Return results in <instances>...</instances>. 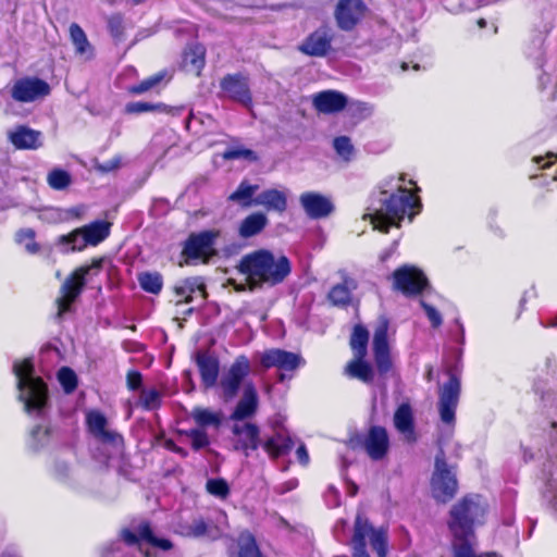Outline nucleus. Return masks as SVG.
I'll list each match as a JSON object with an SVG mask.
<instances>
[{"instance_id":"21","label":"nucleus","mask_w":557,"mask_h":557,"mask_svg":"<svg viewBox=\"0 0 557 557\" xmlns=\"http://www.w3.org/2000/svg\"><path fill=\"white\" fill-rule=\"evenodd\" d=\"M9 141L21 150H36L42 146V134L26 125H17L8 132Z\"/></svg>"},{"instance_id":"20","label":"nucleus","mask_w":557,"mask_h":557,"mask_svg":"<svg viewBox=\"0 0 557 557\" xmlns=\"http://www.w3.org/2000/svg\"><path fill=\"white\" fill-rule=\"evenodd\" d=\"M195 362L197 364L202 385L206 388L214 387L218 383L220 362L219 359L205 350L195 354Z\"/></svg>"},{"instance_id":"64","label":"nucleus","mask_w":557,"mask_h":557,"mask_svg":"<svg viewBox=\"0 0 557 557\" xmlns=\"http://www.w3.org/2000/svg\"><path fill=\"white\" fill-rule=\"evenodd\" d=\"M478 25H479V27L483 28V27H485V26H486V21H485L484 18H480V20L478 21Z\"/></svg>"},{"instance_id":"31","label":"nucleus","mask_w":557,"mask_h":557,"mask_svg":"<svg viewBox=\"0 0 557 557\" xmlns=\"http://www.w3.org/2000/svg\"><path fill=\"white\" fill-rule=\"evenodd\" d=\"M293 441L288 435L276 433L263 443L264 450L273 458L284 456L293 448Z\"/></svg>"},{"instance_id":"4","label":"nucleus","mask_w":557,"mask_h":557,"mask_svg":"<svg viewBox=\"0 0 557 557\" xmlns=\"http://www.w3.org/2000/svg\"><path fill=\"white\" fill-rule=\"evenodd\" d=\"M110 234V223L95 221L88 225L77 228L69 235L59 237V245L64 246L63 252L82 250L88 245L96 246L104 240Z\"/></svg>"},{"instance_id":"11","label":"nucleus","mask_w":557,"mask_h":557,"mask_svg":"<svg viewBox=\"0 0 557 557\" xmlns=\"http://www.w3.org/2000/svg\"><path fill=\"white\" fill-rule=\"evenodd\" d=\"M460 383L459 380L450 375L447 383L440 391L438 411L442 422L447 425L455 424L456 408L459 400Z\"/></svg>"},{"instance_id":"63","label":"nucleus","mask_w":557,"mask_h":557,"mask_svg":"<svg viewBox=\"0 0 557 557\" xmlns=\"http://www.w3.org/2000/svg\"><path fill=\"white\" fill-rule=\"evenodd\" d=\"M396 245H397V243L395 242V243L393 244V247H392L388 251L384 252V253L381 256V260H382V261H385L387 258H389V256L394 252V250H395V248H396Z\"/></svg>"},{"instance_id":"2","label":"nucleus","mask_w":557,"mask_h":557,"mask_svg":"<svg viewBox=\"0 0 557 557\" xmlns=\"http://www.w3.org/2000/svg\"><path fill=\"white\" fill-rule=\"evenodd\" d=\"M237 269L246 277L245 284H234L235 289L242 292L282 283L289 275L292 265L287 257H276L270 250L259 249L245 255Z\"/></svg>"},{"instance_id":"51","label":"nucleus","mask_w":557,"mask_h":557,"mask_svg":"<svg viewBox=\"0 0 557 557\" xmlns=\"http://www.w3.org/2000/svg\"><path fill=\"white\" fill-rule=\"evenodd\" d=\"M545 497H547L557 510V469L550 473L546 482Z\"/></svg>"},{"instance_id":"58","label":"nucleus","mask_w":557,"mask_h":557,"mask_svg":"<svg viewBox=\"0 0 557 557\" xmlns=\"http://www.w3.org/2000/svg\"><path fill=\"white\" fill-rule=\"evenodd\" d=\"M108 25H109V29H110V33L117 37L120 34H121V29H122V20L120 16H112L109 18V22H108Z\"/></svg>"},{"instance_id":"36","label":"nucleus","mask_w":557,"mask_h":557,"mask_svg":"<svg viewBox=\"0 0 557 557\" xmlns=\"http://www.w3.org/2000/svg\"><path fill=\"white\" fill-rule=\"evenodd\" d=\"M139 286L146 293L158 295L163 287V277L159 272H141L137 276Z\"/></svg>"},{"instance_id":"7","label":"nucleus","mask_w":557,"mask_h":557,"mask_svg":"<svg viewBox=\"0 0 557 557\" xmlns=\"http://www.w3.org/2000/svg\"><path fill=\"white\" fill-rule=\"evenodd\" d=\"M457 480L447 468L444 451L441 450L435 457V470L431 480L433 497L441 503L451 499L457 492Z\"/></svg>"},{"instance_id":"15","label":"nucleus","mask_w":557,"mask_h":557,"mask_svg":"<svg viewBox=\"0 0 557 557\" xmlns=\"http://www.w3.org/2000/svg\"><path fill=\"white\" fill-rule=\"evenodd\" d=\"M366 5L361 0H339L335 17L341 29L351 30L362 18Z\"/></svg>"},{"instance_id":"50","label":"nucleus","mask_w":557,"mask_h":557,"mask_svg":"<svg viewBox=\"0 0 557 557\" xmlns=\"http://www.w3.org/2000/svg\"><path fill=\"white\" fill-rule=\"evenodd\" d=\"M94 166L96 171L103 174L114 172L122 166V157L117 154L106 162L96 161Z\"/></svg>"},{"instance_id":"6","label":"nucleus","mask_w":557,"mask_h":557,"mask_svg":"<svg viewBox=\"0 0 557 557\" xmlns=\"http://www.w3.org/2000/svg\"><path fill=\"white\" fill-rule=\"evenodd\" d=\"M389 321L386 317H380L372 339V352L376 370L381 376H385L393 369L391 346L388 342Z\"/></svg>"},{"instance_id":"56","label":"nucleus","mask_w":557,"mask_h":557,"mask_svg":"<svg viewBox=\"0 0 557 557\" xmlns=\"http://www.w3.org/2000/svg\"><path fill=\"white\" fill-rule=\"evenodd\" d=\"M39 219L48 222H58L62 220V212L59 209L48 208L40 211Z\"/></svg>"},{"instance_id":"59","label":"nucleus","mask_w":557,"mask_h":557,"mask_svg":"<svg viewBox=\"0 0 557 557\" xmlns=\"http://www.w3.org/2000/svg\"><path fill=\"white\" fill-rule=\"evenodd\" d=\"M296 455H297V458L299 460L300 463L302 465H308L309 462V454L307 451V448L304 444H301L297 450H296Z\"/></svg>"},{"instance_id":"30","label":"nucleus","mask_w":557,"mask_h":557,"mask_svg":"<svg viewBox=\"0 0 557 557\" xmlns=\"http://www.w3.org/2000/svg\"><path fill=\"white\" fill-rule=\"evenodd\" d=\"M345 371L350 377L358 379L366 384H371L374 381V369L364 358L354 357L346 366Z\"/></svg>"},{"instance_id":"60","label":"nucleus","mask_w":557,"mask_h":557,"mask_svg":"<svg viewBox=\"0 0 557 557\" xmlns=\"http://www.w3.org/2000/svg\"><path fill=\"white\" fill-rule=\"evenodd\" d=\"M35 238V232L30 228L22 230L17 233V240L24 243L26 240H33Z\"/></svg>"},{"instance_id":"23","label":"nucleus","mask_w":557,"mask_h":557,"mask_svg":"<svg viewBox=\"0 0 557 557\" xmlns=\"http://www.w3.org/2000/svg\"><path fill=\"white\" fill-rule=\"evenodd\" d=\"M347 104V98L339 91L325 90L313 97V107L321 113H336Z\"/></svg>"},{"instance_id":"3","label":"nucleus","mask_w":557,"mask_h":557,"mask_svg":"<svg viewBox=\"0 0 557 557\" xmlns=\"http://www.w3.org/2000/svg\"><path fill=\"white\" fill-rule=\"evenodd\" d=\"M13 371L17 379L18 398L26 412L41 414L47 405V386L40 377L34 376V367L29 360L16 361Z\"/></svg>"},{"instance_id":"12","label":"nucleus","mask_w":557,"mask_h":557,"mask_svg":"<svg viewBox=\"0 0 557 557\" xmlns=\"http://www.w3.org/2000/svg\"><path fill=\"white\" fill-rule=\"evenodd\" d=\"M50 86L37 77L17 79L11 88V97L17 102H33L48 96Z\"/></svg>"},{"instance_id":"10","label":"nucleus","mask_w":557,"mask_h":557,"mask_svg":"<svg viewBox=\"0 0 557 557\" xmlns=\"http://www.w3.org/2000/svg\"><path fill=\"white\" fill-rule=\"evenodd\" d=\"M394 287L406 296L418 295L428 286L422 271L412 265H403L393 273Z\"/></svg>"},{"instance_id":"53","label":"nucleus","mask_w":557,"mask_h":557,"mask_svg":"<svg viewBox=\"0 0 557 557\" xmlns=\"http://www.w3.org/2000/svg\"><path fill=\"white\" fill-rule=\"evenodd\" d=\"M194 282H186V278L185 280H182L181 282H178L175 286H174V292H175V295L180 298L177 300V302H182V301H185V302H190L193 301L191 300V295H190V284L193 285Z\"/></svg>"},{"instance_id":"45","label":"nucleus","mask_w":557,"mask_h":557,"mask_svg":"<svg viewBox=\"0 0 557 557\" xmlns=\"http://www.w3.org/2000/svg\"><path fill=\"white\" fill-rule=\"evenodd\" d=\"M333 147H334L336 153L339 157H342L345 161L350 160V158L354 153V146L351 145L349 137H347V136L336 137L333 141Z\"/></svg>"},{"instance_id":"19","label":"nucleus","mask_w":557,"mask_h":557,"mask_svg":"<svg viewBox=\"0 0 557 557\" xmlns=\"http://www.w3.org/2000/svg\"><path fill=\"white\" fill-rule=\"evenodd\" d=\"M341 282L335 284L327 294L329 301L336 307H346L350 305L352 292L357 289V281L345 270H339Z\"/></svg>"},{"instance_id":"39","label":"nucleus","mask_w":557,"mask_h":557,"mask_svg":"<svg viewBox=\"0 0 557 557\" xmlns=\"http://www.w3.org/2000/svg\"><path fill=\"white\" fill-rule=\"evenodd\" d=\"M367 537L370 540V544L373 550L376 552L379 557H386L387 554V535L383 530H375L369 523V531Z\"/></svg>"},{"instance_id":"57","label":"nucleus","mask_w":557,"mask_h":557,"mask_svg":"<svg viewBox=\"0 0 557 557\" xmlns=\"http://www.w3.org/2000/svg\"><path fill=\"white\" fill-rule=\"evenodd\" d=\"M127 387L136 391L141 386L143 376L138 371H129L126 375Z\"/></svg>"},{"instance_id":"24","label":"nucleus","mask_w":557,"mask_h":557,"mask_svg":"<svg viewBox=\"0 0 557 557\" xmlns=\"http://www.w3.org/2000/svg\"><path fill=\"white\" fill-rule=\"evenodd\" d=\"M394 425L405 440L413 443L417 440L413 424V414L408 404L400 405L394 414Z\"/></svg>"},{"instance_id":"52","label":"nucleus","mask_w":557,"mask_h":557,"mask_svg":"<svg viewBox=\"0 0 557 557\" xmlns=\"http://www.w3.org/2000/svg\"><path fill=\"white\" fill-rule=\"evenodd\" d=\"M32 447L34 449H38L39 447L44 446L46 443V440L49 436V429L42 428V426H36L32 433Z\"/></svg>"},{"instance_id":"54","label":"nucleus","mask_w":557,"mask_h":557,"mask_svg":"<svg viewBox=\"0 0 557 557\" xmlns=\"http://www.w3.org/2000/svg\"><path fill=\"white\" fill-rule=\"evenodd\" d=\"M420 304L424 309L425 314L429 318L431 324L434 327H438L443 322L441 313L434 307H432L431 305L426 304L423 300H421Z\"/></svg>"},{"instance_id":"34","label":"nucleus","mask_w":557,"mask_h":557,"mask_svg":"<svg viewBox=\"0 0 557 557\" xmlns=\"http://www.w3.org/2000/svg\"><path fill=\"white\" fill-rule=\"evenodd\" d=\"M184 67L197 76L200 75L201 69L205 65V50L200 46L188 48L183 58Z\"/></svg>"},{"instance_id":"47","label":"nucleus","mask_w":557,"mask_h":557,"mask_svg":"<svg viewBox=\"0 0 557 557\" xmlns=\"http://www.w3.org/2000/svg\"><path fill=\"white\" fill-rule=\"evenodd\" d=\"M164 77L163 73H158L151 77H148L147 79L140 82L137 85H134L129 88V91L135 95L144 94L153 87H156Z\"/></svg>"},{"instance_id":"44","label":"nucleus","mask_w":557,"mask_h":557,"mask_svg":"<svg viewBox=\"0 0 557 557\" xmlns=\"http://www.w3.org/2000/svg\"><path fill=\"white\" fill-rule=\"evenodd\" d=\"M181 533L189 537H201L209 534V527L202 519H197L185 525Z\"/></svg>"},{"instance_id":"14","label":"nucleus","mask_w":557,"mask_h":557,"mask_svg":"<svg viewBox=\"0 0 557 557\" xmlns=\"http://www.w3.org/2000/svg\"><path fill=\"white\" fill-rule=\"evenodd\" d=\"M299 202L307 216L312 220L327 218L334 211L332 199L317 191L302 193Z\"/></svg>"},{"instance_id":"22","label":"nucleus","mask_w":557,"mask_h":557,"mask_svg":"<svg viewBox=\"0 0 557 557\" xmlns=\"http://www.w3.org/2000/svg\"><path fill=\"white\" fill-rule=\"evenodd\" d=\"M258 394L255 385L251 382L244 384V393L240 400L237 403L231 419L236 422H243L255 416L258 409Z\"/></svg>"},{"instance_id":"9","label":"nucleus","mask_w":557,"mask_h":557,"mask_svg":"<svg viewBox=\"0 0 557 557\" xmlns=\"http://www.w3.org/2000/svg\"><path fill=\"white\" fill-rule=\"evenodd\" d=\"M221 97L240 103L245 108L252 104L249 79L242 73L227 74L220 82Z\"/></svg>"},{"instance_id":"38","label":"nucleus","mask_w":557,"mask_h":557,"mask_svg":"<svg viewBox=\"0 0 557 557\" xmlns=\"http://www.w3.org/2000/svg\"><path fill=\"white\" fill-rule=\"evenodd\" d=\"M258 185H251L244 181L239 184L237 189L230 195L228 199L231 201L242 203L245 207L250 206L253 203L251 201V197L258 190Z\"/></svg>"},{"instance_id":"48","label":"nucleus","mask_w":557,"mask_h":557,"mask_svg":"<svg viewBox=\"0 0 557 557\" xmlns=\"http://www.w3.org/2000/svg\"><path fill=\"white\" fill-rule=\"evenodd\" d=\"M186 435L191 441V446L195 450H199L209 445V437L205 430L201 429H191L186 432Z\"/></svg>"},{"instance_id":"28","label":"nucleus","mask_w":557,"mask_h":557,"mask_svg":"<svg viewBox=\"0 0 557 557\" xmlns=\"http://www.w3.org/2000/svg\"><path fill=\"white\" fill-rule=\"evenodd\" d=\"M189 416L199 426L198 429L201 430L205 428L219 429L224 418L221 410H212L203 407H195Z\"/></svg>"},{"instance_id":"13","label":"nucleus","mask_w":557,"mask_h":557,"mask_svg":"<svg viewBox=\"0 0 557 557\" xmlns=\"http://www.w3.org/2000/svg\"><path fill=\"white\" fill-rule=\"evenodd\" d=\"M219 236L216 231H203L193 234L185 243L183 253L189 260L207 261L213 252L215 238Z\"/></svg>"},{"instance_id":"42","label":"nucleus","mask_w":557,"mask_h":557,"mask_svg":"<svg viewBox=\"0 0 557 557\" xmlns=\"http://www.w3.org/2000/svg\"><path fill=\"white\" fill-rule=\"evenodd\" d=\"M206 488L209 494L224 499L230 494V486L224 479H210L207 481Z\"/></svg>"},{"instance_id":"5","label":"nucleus","mask_w":557,"mask_h":557,"mask_svg":"<svg viewBox=\"0 0 557 557\" xmlns=\"http://www.w3.org/2000/svg\"><path fill=\"white\" fill-rule=\"evenodd\" d=\"M250 371L251 364L249 359L240 355L236 357L233 363L222 373L216 385L220 389V396L224 401H231L238 395Z\"/></svg>"},{"instance_id":"32","label":"nucleus","mask_w":557,"mask_h":557,"mask_svg":"<svg viewBox=\"0 0 557 557\" xmlns=\"http://www.w3.org/2000/svg\"><path fill=\"white\" fill-rule=\"evenodd\" d=\"M158 111L171 115H177L181 112L178 108H171L164 103H150L145 101L129 102L125 107V112L129 114H140L144 112Z\"/></svg>"},{"instance_id":"43","label":"nucleus","mask_w":557,"mask_h":557,"mask_svg":"<svg viewBox=\"0 0 557 557\" xmlns=\"http://www.w3.org/2000/svg\"><path fill=\"white\" fill-rule=\"evenodd\" d=\"M58 380L65 393H72L77 386V376L70 368H61L58 373Z\"/></svg>"},{"instance_id":"8","label":"nucleus","mask_w":557,"mask_h":557,"mask_svg":"<svg viewBox=\"0 0 557 557\" xmlns=\"http://www.w3.org/2000/svg\"><path fill=\"white\" fill-rule=\"evenodd\" d=\"M101 260L94 261L90 265L82 267L74 271L61 286V296L57 299L59 315L67 312L72 302L83 290L85 285V276L92 270H99Z\"/></svg>"},{"instance_id":"61","label":"nucleus","mask_w":557,"mask_h":557,"mask_svg":"<svg viewBox=\"0 0 557 557\" xmlns=\"http://www.w3.org/2000/svg\"><path fill=\"white\" fill-rule=\"evenodd\" d=\"M25 248L30 253H35L38 251V245L35 243V240H26L25 242Z\"/></svg>"},{"instance_id":"41","label":"nucleus","mask_w":557,"mask_h":557,"mask_svg":"<svg viewBox=\"0 0 557 557\" xmlns=\"http://www.w3.org/2000/svg\"><path fill=\"white\" fill-rule=\"evenodd\" d=\"M71 175L61 169H53L47 176V182L52 189L62 190L71 184Z\"/></svg>"},{"instance_id":"25","label":"nucleus","mask_w":557,"mask_h":557,"mask_svg":"<svg viewBox=\"0 0 557 557\" xmlns=\"http://www.w3.org/2000/svg\"><path fill=\"white\" fill-rule=\"evenodd\" d=\"M331 48V38L325 30L319 29L312 33L301 45L300 50L309 55L323 57Z\"/></svg>"},{"instance_id":"16","label":"nucleus","mask_w":557,"mask_h":557,"mask_svg":"<svg viewBox=\"0 0 557 557\" xmlns=\"http://www.w3.org/2000/svg\"><path fill=\"white\" fill-rule=\"evenodd\" d=\"M232 432L235 436V449L244 451L246 456L249 455V450H256L260 446V431L256 424L235 422Z\"/></svg>"},{"instance_id":"35","label":"nucleus","mask_w":557,"mask_h":557,"mask_svg":"<svg viewBox=\"0 0 557 557\" xmlns=\"http://www.w3.org/2000/svg\"><path fill=\"white\" fill-rule=\"evenodd\" d=\"M368 342V330L363 325H355L350 337V347L352 349L354 357L366 358Z\"/></svg>"},{"instance_id":"46","label":"nucleus","mask_w":557,"mask_h":557,"mask_svg":"<svg viewBox=\"0 0 557 557\" xmlns=\"http://www.w3.org/2000/svg\"><path fill=\"white\" fill-rule=\"evenodd\" d=\"M140 403L147 410L156 409L160 406L161 394L156 388L144 389L140 395Z\"/></svg>"},{"instance_id":"37","label":"nucleus","mask_w":557,"mask_h":557,"mask_svg":"<svg viewBox=\"0 0 557 557\" xmlns=\"http://www.w3.org/2000/svg\"><path fill=\"white\" fill-rule=\"evenodd\" d=\"M238 547L237 557H262L253 535L249 532L240 533Z\"/></svg>"},{"instance_id":"1","label":"nucleus","mask_w":557,"mask_h":557,"mask_svg":"<svg viewBox=\"0 0 557 557\" xmlns=\"http://www.w3.org/2000/svg\"><path fill=\"white\" fill-rule=\"evenodd\" d=\"M404 176L391 177L381 185L377 206L373 203L372 223L374 228L387 233L391 225L408 216L411 221L420 208V199L403 186Z\"/></svg>"},{"instance_id":"33","label":"nucleus","mask_w":557,"mask_h":557,"mask_svg":"<svg viewBox=\"0 0 557 557\" xmlns=\"http://www.w3.org/2000/svg\"><path fill=\"white\" fill-rule=\"evenodd\" d=\"M268 219L263 213H252L243 220L239 226V235L249 238L259 234L267 225Z\"/></svg>"},{"instance_id":"26","label":"nucleus","mask_w":557,"mask_h":557,"mask_svg":"<svg viewBox=\"0 0 557 557\" xmlns=\"http://www.w3.org/2000/svg\"><path fill=\"white\" fill-rule=\"evenodd\" d=\"M369 531V521L362 516H357L351 539L354 557H370L367 553V533Z\"/></svg>"},{"instance_id":"29","label":"nucleus","mask_w":557,"mask_h":557,"mask_svg":"<svg viewBox=\"0 0 557 557\" xmlns=\"http://www.w3.org/2000/svg\"><path fill=\"white\" fill-rule=\"evenodd\" d=\"M252 202L277 212H284L287 207L286 195L277 189H268L260 193Z\"/></svg>"},{"instance_id":"55","label":"nucleus","mask_w":557,"mask_h":557,"mask_svg":"<svg viewBox=\"0 0 557 557\" xmlns=\"http://www.w3.org/2000/svg\"><path fill=\"white\" fill-rule=\"evenodd\" d=\"M186 282H195L193 285L190 284V295L191 300L194 299L195 295H199L201 298H205V283L202 282L201 277H188L186 278Z\"/></svg>"},{"instance_id":"18","label":"nucleus","mask_w":557,"mask_h":557,"mask_svg":"<svg viewBox=\"0 0 557 557\" xmlns=\"http://www.w3.org/2000/svg\"><path fill=\"white\" fill-rule=\"evenodd\" d=\"M362 446L372 460H381L387 454L389 440L382 426H371L363 438Z\"/></svg>"},{"instance_id":"40","label":"nucleus","mask_w":557,"mask_h":557,"mask_svg":"<svg viewBox=\"0 0 557 557\" xmlns=\"http://www.w3.org/2000/svg\"><path fill=\"white\" fill-rule=\"evenodd\" d=\"M70 36L73 45L75 46V50L78 54L83 55L91 50L87 36L78 24L73 23L70 26Z\"/></svg>"},{"instance_id":"27","label":"nucleus","mask_w":557,"mask_h":557,"mask_svg":"<svg viewBox=\"0 0 557 557\" xmlns=\"http://www.w3.org/2000/svg\"><path fill=\"white\" fill-rule=\"evenodd\" d=\"M86 422L90 433L102 442H113L116 434L107 430L106 417L97 410L86 414Z\"/></svg>"},{"instance_id":"62","label":"nucleus","mask_w":557,"mask_h":557,"mask_svg":"<svg viewBox=\"0 0 557 557\" xmlns=\"http://www.w3.org/2000/svg\"><path fill=\"white\" fill-rule=\"evenodd\" d=\"M546 158L548 159V161L542 165L543 169L548 168L550 164H553L557 159V154L548 153Z\"/></svg>"},{"instance_id":"17","label":"nucleus","mask_w":557,"mask_h":557,"mask_svg":"<svg viewBox=\"0 0 557 557\" xmlns=\"http://www.w3.org/2000/svg\"><path fill=\"white\" fill-rule=\"evenodd\" d=\"M260 363L263 368H277L281 371H294L300 363L299 355L283 349H270L260 357Z\"/></svg>"},{"instance_id":"49","label":"nucleus","mask_w":557,"mask_h":557,"mask_svg":"<svg viewBox=\"0 0 557 557\" xmlns=\"http://www.w3.org/2000/svg\"><path fill=\"white\" fill-rule=\"evenodd\" d=\"M223 158L225 160H234V159H249L257 160L256 153L246 148H230L223 152Z\"/></svg>"}]
</instances>
